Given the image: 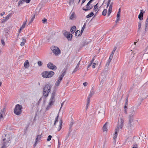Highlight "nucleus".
<instances>
[{"instance_id":"f257e3e1","label":"nucleus","mask_w":148,"mask_h":148,"mask_svg":"<svg viewBox=\"0 0 148 148\" xmlns=\"http://www.w3.org/2000/svg\"><path fill=\"white\" fill-rule=\"evenodd\" d=\"M137 108L133 107L131 108L132 112L131 114L129 116L128 119L129 122L128 124L127 127L129 130H131L132 127H133V125L132 124L134 118L133 115L137 110Z\"/></svg>"},{"instance_id":"f03ea898","label":"nucleus","mask_w":148,"mask_h":148,"mask_svg":"<svg viewBox=\"0 0 148 148\" xmlns=\"http://www.w3.org/2000/svg\"><path fill=\"white\" fill-rule=\"evenodd\" d=\"M124 124V120L122 118H121L120 120H119L117 126L116 127L115 129V132L114 134V139L115 140L117 136V133L119 131V129L122 130Z\"/></svg>"},{"instance_id":"7ed1b4c3","label":"nucleus","mask_w":148,"mask_h":148,"mask_svg":"<svg viewBox=\"0 0 148 148\" xmlns=\"http://www.w3.org/2000/svg\"><path fill=\"white\" fill-rule=\"evenodd\" d=\"M51 88L52 86L50 84L45 85L43 90V95L44 96L46 97L48 96L49 93L51 91Z\"/></svg>"},{"instance_id":"20e7f679","label":"nucleus","mask_w":148,"mask_h":148,"mask_svg":"<svg viewBox=\"0 0 148 148\" xmlns=\"http://www.w3.org/2000/svg\"><path fill=\"white\" fill-rule=\"evenodd\" d=\"M54 74V73L52 71H46L42 73V75L44 78H47L51 77Z\"/></svg>"},{"instance_id":"39448f33","label":"nucleus","mask_w":148,"mask_h":148,"mask_svg":"<svg viewBox=\"0 0 148 148\" xmlns=\"http://www.w3.org/2000/svg\"><path fill=\"white\" fill-rule=\"evenodd\" d=\"M22 106L19 104L16 105L14 110V114L17 115H19L22 112Z\"/></svg>"},{"instance_id":"423d86ee","label":"nucleus","mask_w":148,"mask_h":148,"mask_svg":"<svg viewBox=\"0 0 148 148\" xmlns=\"http://www.w3.org/2000/svg\"><path fill=\"white\" fill-rule=\"evenodd\" d=\"M66 71H64L63 72L61 75L59 76L58 79L56 82L55 85L56 86H58L60 83L61 81L62 80L63 77L66 74Z\"/></svg>"},{"instance_id":"0eeeda50","label":"nucleus","mask_w":148,"mask_h":148,"mask_svg":"<svg viewBox=\"0 0 148 148\" xmlns=\"http://www.w3.org/2000/svg\"><path fill=\"white\" fill-rule=\"evenodd\" d=\"M10 140V139L8 138L7 140L6 138H4L3 139V142L2 143V146L1 148H6L8 145V144L9 143V144L10 143V142H9Z\"/></svg>"},{"instance_id":"6e6552de","label":"nucleus","mask_w":148,"mask_h":148,"mask_svg":"<svg viewBox=\"0 0 148 148\" xmlns=\"http://www.w3.org/2000/svg\"><path fill=\"white\" fill-rule=\"evenodd\" d=\"M51 49L54 54L56 55H57L60 53V51L58 47H51Z\"/></svg>"},{"instance_id":"1a4fd4ad","label":"nucleus","mask_w":148,"mask_h":148,"mask_svg":"<svg viewBox=\"0 0 148 148\" xmlns=\"http://www.w3.org/2000/svg\"><path fill=\"white\" fill-rule=\"evenodd\" d=\"M47 67L53 70H55L57 69V67L53 64L51 62H49L47 65Z\"/></svg>"},{"instance_id":"9d476101","label":"nucleus","mask_w":148,"mask_h":148,"mask_svg":"<svg viewBox=\"0 0 148 148\" xmlns=\"http://www.w3.org/2000/svg\"><path fill=\"white\" fill-rule=\"evenodd\" d=\"M55 101H53L50 100V102L49 103L48 105L46 107V109L47 110L51 108L52 105L53 104Z\"/></svg>"},{"instance_id":"9b49d317","label":"nucleus","mask_w":148,"mask_h":148,"mask_svg":"<svg viewBox=\"0 0 148 148\" xmlns=\"http://www.w3.org/2000/svg\"><path fill=\"white\" fill-rule=\"evenodd\" d=\"M56 91L54 90L53 91L51 95V97L50 99V100H52L53 101H55V97L56 95Z\"/></svg>"},{"instance_id":"f8f14e48","label":"nucleus","mask_w":148,"mask_h":148,"mask_svg":"<svg viewBox=\"0 0 148 148\" xmlns=\"http://www.w3.org/2000/svg\"><path fill=\"white\" fill-rule=\"evenodd\" d=\"M144 12L142 10H140V14H139L138 16V18L140 20H142L143 19V14Z\"/></svg>"},{"instance_id":"ddd939ff","label":"nucleus","mask_w":148,"mask_h":148,"mask_svg":"<svg viewBox=\"0 0 148 148\" xmlns=\"http://www.w3.org/2000/svg\"><path fill=\"white\" fill-rule=\"evenodd\" d=\"M75 18L76 17L75 15V13L74 12H73L69 17V19L70 20H74Z\"/></svg>"},{"instance_id":"4468645a","label":"nucleus","mask_w":148,"mask_h":148,"mask_svg":"<svg viewBox=\"0 0 148 148\" xmlns=\"http://www.w3.org/2000/svg\"><path fill=\"white\" fill-rule=\"evenodd\" d=\"M24 67L26 69H28L29 67V64L28 60H26L24 64Z\"/></svg>"},{"instance_id":"2eb2a0df","label":"nucleus","mask_w":148,"mask_h":148,"mask_svg":"<svg viewBox=\"0 0 148 148\" xmlns=\"http://www.w3.org/2000/svg\"><path fill=\"white\" fill-rule=\"evenodd\" d=\"M73 35L69 33L66 37L67 38L69 41H71Z\"/></svg>"},{"instance_id":"dca6fc26","label":"nucleus","mask_w":148,"mask_h":148,"mask_svg":"<svg viewBox=\"0 0 148 148\" xmlns=\"http://www.w3.org/2000/svg\"><path fill=\"white\" fill-rule=\"evenodd\" d=\"M60 124L58 125V131H59L62 128V120H61L60 121Z\"/></svg>"},{"instance_id":"f3484780","label":"nucleus","mask_w":148,"mask_h":148,"mask_svg":"<svg viewBox=\"0 0 148 148\" xmlns=\"http://www.w3.org/2000/svg\"><path fill=\"white\" fill-rule=\"evenodd\" d=\"M76 27L75 26H73L71 28V29L70 30L72 34H73L75 32V31H76Z\"/></svg>"},{"instance_id":"a211bd4d","label":"nucleus","mask_w":148,"mask_h":148,"mask_svg":"<svg viewBox=\"0 0 148 148\" xmlns=\"http://www.w3.org/2000/svg\"><path fill=\"white\" fill-rule=\"evenodd\" d=\"M93 6L92 5H90L89 7L88 8H82V9L83 10H84V11H87L88 10H90L92 8H93Z\"/></svg>"},{"instance_id":"6ab92c4d","label":"nucleus","mask_w":148,"mask_h":148,"mask_svg":"<svg viewBox=\"0 0 148 148\" xmlns=\"http://www.w3.org/2000/svg\"><path fill=\"white\" fill-rule=\"evenodd\" d=\"M81 35L80 31L79 30H77L75 32V35L76 36H79Z\"/></svg>"},{"instance_id":"aec40b11","label":"nucleus","mask_w":148,"mask_h":148,"mask_svg":"<svg viewBox=\"0 0 148 148\" xmlns=\"http://www.w3.org/2000/svg\"><path fill=\"white\" fill-rule=\"evenodd\" d=\"M107 122L106 123L103 127V132L105 131H107V125L106 124L107 123Z\"/></svg>"},{"instance_id":"412c9836","label":"nucleus","mask_w":148,"mask_h":148,"mask_svg":"<svg viewBox=\"0 0 148 148\" xmlns=\"http://www.w3.org/2000/svg\"><path fill=\"white\" fill-rule=\"evenodd\" d=\"M11 14H9L8 15H7L5 17V19H3L4 21H6L7 20L9 19L10 16Z\"/></svg>"},{"instance_id":"4be33fe9","label":"nucleus","mask_w":148,"mask_h":148,"mask_svg":"<svg viewBox=\"0 0 148 148\" xmlns=\"http://www.w3.org/2000/svg\"><path fill=\"white\" fill-rule=\"evenodd\" d=\"M148 22H145V32L147 31L148 29Z\"/></svg>"},{"instance_id":"5701e85b","label":"nucleus","mask_w":148,"mask_h":148,"mask_svg":"<svg viewBox=\"0 0 148 148\" xmlns=\"http://www.w3.org/2000/svg\"><path fill=\"white\" fill-rule=\"evenodd\" d=\"M35 18V14H34L33 16H32L31 17V18L30 20V21H29V23L28 24L29 25L30 24V23H31L33 21V20H34V18Z\"/></svg>"},{"instance_id":"b1692460","label":"nucleus","mask_w":148,"mask_h":148,"mask_svg":"<svg viewBox=\"0 0 148 148\" xmlns=\"http://www.w3.org/2000/svg\"><path fill=\"white\" fill-rule=\"evenodd\" d=\"M94 15V14L93 12H91L90 14L88 15L86 17L87 18H89L92 16Z\"/></svg>"},{"instance_id":"393cba45","label":"nucleus","mask_w":148,"mask_h":148,"mask_svg":"<svg viewBox=\"0 0 148 148\" xmlns=\"http://www.w3.org/2000/svg\"><path fill=\"white\" fill-rule=\"evenodd\" d=\"M62 33L64 36L65 37L69 33V32H67L66 30H63Z\"/></svg>"},{"instance_id":"a878e982","label":"nucleus","mask_w":148,"mask_h":148,"mask_svg":"<svg viewBox=\"0 0 148 148\" xmlns=\"http://www.w3.org/2000/svg\"><path fill=\"white\" fill-rule=\"evenodd\" d=\"M94 92L93 90L92 89L90 91L89 95L88 97H92L94 94Z\"/></svg>"},{"instance_id":"bb28decb","label":"nucleus","mask_w":148,"mask_h":148,"mask_svg":"<svg viewBox=\"0 0 148 148\" xmlns=\"http://www.w3.org/2000/svg\"><path fill=\"white\" fill-rule=\"evenodd\" d=\"M26 25L25 22H23V24L20 27V30H22L25 27Z\"/></svg>"},{"instance_id":"cd10ccee","label":"nucleus","mask_w":148,"mask_h":148,"mask_svg":"<svg viewBox=\"0 0 148 148\" xmlns=\"http://www.w3.org/2000/svg\"><path fill=\"white\" fill-rule=\"evenodd\" d=\"M41 138V135H38L36 136V138L35 140L38 141Z\"/></svg>"},{"instance_id":"c85d7f7f","label":"nucleus","mask_w":148,"mask_h":148,"mask_svg":"<svg viewBox=\"0 0 148 148\" xmlns=\"http://www.w3.org/2000/svg\"><path fill=\"white\" fill-rule=\"evenodd\" d=\"M58 117H59V114H58V115L55 118V120L54 123V125H56V123L58 121Z\"/></svg>"},{"instance_id":"c756f323","label":"nucleus","mask_w":148,"mask_h":148,"mask_svg":"<svg viewBox=\"0 0 148 148\" xmlns=\"http://www.w3.org/2000/svg\"><path fill=\"white\" fill-rule=\"evenodd\" d=\"M107 12V10L106 9H104L103 10V12H102V14L103 16H106V13Z\"/></svg>"},{"instance_id":"7c9ffc66","label":"nucleus","mask_w":148,"mask_h":148,"mask_svg":"<svg viewBox=\"0 0 148 148\" xmlns=\"http://www.w3.org/2000/svg\"><path fill=\"white\" fill-rule=\"evenodd\" d=\"M98 3H97L94 6V9L95 11H96L98 9V6L97 5Z\"/></svg>"},{"instance_id":"2f4dec72","label":"nucleus","mask_w":148,"mask_h":148,"mask_svg":"<svg viewBox=\"0 0 148 148\" xmlns=\"http://www.w3.org/2000/svg\"><path fill=\"white\" fill-rule=\"evenodd\" d=\"M23 1H22V0H20L18 2V6H20L21 4H23Z\"/></svg>"},{"instance_id":"473e14b6","label":"nucleus","mask_w":148,"mask_h":148,"mask_svg":"<svg viewBox=\"0 0 148 148\" xmlns=\"http://www.w3.org/2000/svg\"><path fill=\"white\" fill-rule=\"evenodd\" d=\"M74 0H70L69 3V5H72L74 3Z\"/></svg>"},{"instance_id":"72a5a7b5","label":"nucleus","mask_w":148,"mask_h":148,"mask_svg":"<svg viewBox=\"0 0 148 148\" xmlns=\"http://www.w3.org/2000/svg\"><path fill=\"white\" fill-rule=\"evenodd\" d=\"M112 9H108V16H109L111 14V13L112 11Z\"/></svg>"},{"instance_id":"f704fd0d","label":"nucleus","mask_w":148,"mask_h":148,"mask_svg":"<svg viewBox=\"0 0 148 148\" xmlns=\"http://www.w3.org/2000/svg\"><path fill=\"white\" fill-rule=\"evenodd\" d=\"M52 138V136L51 135H49L47 138V141H49L51 140V138Z\"/></svg>"},{"instance_id":"c9c22d12","label":"nucleus","mask_w":148,"mask_h":148,"mask_svg":"<svg viewBox=\"0 0 148 148\" xmlns=\"http://www.w3.org/2000/svg\"><path fill=\"white\" fill-rule=\"evenodd\" d=\"M141 26V23L140 22H139L138 23V29L139 30L140 29V28Z\"/></svg>"},{"instance_id":"e433bc0d","label":"nucleus","mask_w":148,"mask_h":148,"mask_svg":"<svg viewBox=\"0 0 148 148\" xmlns=\"http://www.w3.org/2000/svg\"><path fill=\"white\" fill-rule=\"evenodd\" d=\"M38 64L39 66H41L42 64V63L40 61H39L38 62Z\"/></svg>"},{"instance_id":"4c0bfd02","label":"nucleus","mask_w":148,"mask_h":148,"mask_svg":"<svg viewBox=\"0 0 148 148\" xmlns=\"http://www.w3.org/2000/svg\"><path fill=\"white\" fill-rule=\"evenodd\" d=\"M73 124H74V122H73V119H72V121L71 122V123L69 125L70 127H72V126L73 125Z\"/></svg>"},{"instance_id":"58836bf2","label":"nucleus","mask_w":148,"mask_h":148,"mask_svg":"<svg viewBox=\"0 0 148 148\" xmlns=\"http://www.w3.org/2000/svg\"><path fill=\"white\" fill-rule=\"evenodd\" d=\"M1 44H2V45H3V46H4L5 45V43L4 42V40L3 39H1Z\"/></svg>"},{"instance_id":"ea45409f","label":"nucleus","mask_w":148,"mask_h":148,"mask_svg":"<svg viewBox=\"0 0 148 148\" xmlns=\"http://www.w3.org/2000/svg\"><path fill=\"white\" fill-rule=\"evenodd\" d=\"M120 14L121 13L119 12H118L117 14V18H120Z\"/></svg>"},{"instance_id":"a19ab883","label":"nucleus","mask_w":148,"mask_h":148,"mask_svg":"<svg viewBox=\"0 0 148 148\" xmlns=\"http://www.w3.org/2000/svg\"><path fill=\"white\" fill-rule=\"evenodd\" d=\"M47 20L45 18H44L42 20V23H45L47 22Z\"/></svg>"},{"instance_id":"79ce46f5","label":"nucleus","mask_w":148,"mask_h":148,"mask_svg":"<svg viewBox=\"0 0 148 148\" xmlns=\"http://www.w3.org/2000/svg\"><path fill=\"white\" fill-rule=\"evenodd\" d=\"M90 97H88V98H87V104H89V103H90Z\"/></svg>"},{"instance_id":"37998d69","label":"nucleus","mask_w":148,"mask_h":148,"mask_svg":"<svg viewBox=\"0 0 148 148\" xmlns=\"http://www.w3.org/2000/svg\"><path fill=\"white\" fill-rule=\"evenodd\" d=\"M70 134L68 133V134H67V135L66 136V138L65 140V141L67 139V138H68V137H69Z\"/></svg>"},{"instance_id":"c03bdc74","label":"nucleus","mask_w":148,"mask_h":148,"mask_svg":"<svg viewBox=\"0 0 148 148\" xmlns=\"http://www.w3.org/2000/svg\"><path fill=\"white\" fill-rule=\"evenodd\" d=\"M5 112L3 111H2V110H1V111L0 112V114H1L3 115H5Z\"/></svg>"},{"instance_id":"a18cd8bd","label":"nucleus","mask_w":148,"mask_h":148,"mask_svg":"<svg viewBox=\"0 0 148 148\" xmlns=\"http://www.w3.org/2000/svg\"><path fill=\"white\" fill-rule=\"evenodd\" d=\"M78 68H77V67H76L74 70L73 71V73H75L76 71L77 70Z\"/></svg>"},{"instance_id":"49530a36","label":"nucleus","mask_w":148,"mask_h":148,"mask_svg":"<svg viewBox=\"0 0 148 148\" xmlns=\"http://www.w3.org/2000/svg\"><path fill=\"white\" fill-rule=\"evenodd\" d=\"M97 64L96 63H94L93 64V65L92 66V67L93 68H94L95 67V65H96Z\"/></svg>"},{"instance_id":"de8ad7c7","label":"nucleus","mask_w":148,"mask_h":148,"mask_svg":"<svg viewBox=\"0 0 148 148\" xmlns=\"http://www.w3.org/2000/svg\"><path fill=\"white\" fill-rule=\"evenodd\" d=\"M90 5V4L88 3L86 5V8H89V7Z\"/></svg>"},{"instance_id":"09e8293b","label":"nucleus","mask_w":148,"mask_h":148,"mask_svg":"<svg viewBox=\"0 0 148 148\" xmlns=\"http://www.w3.org/2000/svg\"><path fill=\"white\" fill-rule=\"evenodd\" d=\"M86 26V23H84L83 27H82V29L84 30V29L85 28Z\"/></svg>"},{"instance_id":"8fccbe9b","label":"nucleus","mask_w":148,"mask_h":148,"mask_svg":"<svg viewBox=\"0 0 148 148\" xmlns=\"http://www.w3.org/2000/svg\"><path fill=\"white\" fill-rule=\"evenodd\" d=\"M95 60V58H93L92 60H91L90 62V63L91 64H92L93 62H94V60Z\"/></svg>"},{"instance_id":"3c124183","label":"nucleus","mask_w":148,"mask_h":148,"mask_svg":"<svg viewBox=\"0 0 148 148\" xmlns=\"http://www.w3.org/2000/svg\"><path fill=\"white\" fill-rule=\"evenodd\" d=\"M22 42L25 43L26 42V40L23 37L22 38Z\"/></svg>"},{"instance_id":"603ef678","label":"nucleus","mask_w":148,"mask_h":148,"mask_svg":"<svg viewBox=\"0 0 148 148\" xmlns=\"http://www.w3.org/2000/svg\"><path fill=\"white\" fill-rule=\"evenodd\" d=\"M83 85L84 86H86L87 85L88 83L87 82H85L83 83Z\"/></svg>"},{"instance_id":"864d4df0","label":"nucleus","mask_w":148,"mask_h":148,"mask_svg":"<svg viewBox=\"0 0 148 148\" xmlns=\"http://www.w3.org/2000/svg\"><path fill=\"white\" fill-rule=\"evenodd\" d=\"M80 61H81V60H80L79 61V62H78V63L77 64V66H76L77 68H78L79 67V64L80 63Z\"/></svg>"},{"instance_id":"5fc2aeb1","label":"nucleus","mask_w":148,"mask_h":148,"mask_svg":"<svg viewBox=\"0 0 148 148\" xmlns=\"http://www.w3.org/2000/svg\"><path fill=\"white\" fill-rule=\"evenodd\" d=\"M72 131V130L71 129V127H69V133L70 134L71 132Z\"/></svg>"},{"instance_id":"6e6d98bb","label":"nucleus","mask_w":148,"mask_h":148,"mask_svg":"<svg viewBox=\"0 0 148 148\" xmlns=\"http://www.w3.org/2000/svg\"><path fill=\"white\" fill-rule=\"evenodd\" d=\"M112 3L109 7V9H112Z\"/></svg>"},{"instance_id":"4d7b16f0","label":"nucleus","mask_w":148,"mask_h":148,"mask_svg":"<svg viewBox=\"0 0 148 148\" xmlns=\"http://www.w3.org/2000/svg\"><path fill=\"white\" fill-rule=\"evenodd\" d=\"M112 58H110L109 57V59L108 60V62L109 63H110L111 61V60H112Z\"/></svg>"},{"instance_id":"13d9d810","label":"nucleus","mask_w":148,"mask_h":148,"mask_svg":"<svg viewBox=\"0 0 148 148\" xmlns=\"http://www.w3.org/2000/svg\"><path fill=\"white\" fill-rule=\"evenodd\" d=\"M25 44V43L22 42H21L20 45L21 46H23Z\"/></svg>"},{"instance_id":"bf43d9fd","label":"nucleus","mask_w":148,"mask_h":148,"mask_svg":"<svg viewBox=\"0 0 148 148\" xmlns=\"http://www.w3.org/2000/svg\"><path fill=\"white\" fill-rule=\"evenodd\" d=\"M4 116V115H2V114H0V121L1 120V119H3V116Z\"/></svg>"},{"instance_id":"052dcab7","label":"nucleus","mask_w":148,"mask_h":148,"mask_svg":"<svg viewBox=\"0 0 148 148\" xmlns=\"http://www.w3.org/2000/svg\"><path fill=\"white\" fill-rule=\"evenodd\" d=\"M114 54H112V53H111L110 54V58H112Z\"/></svg>"},{"instance_id":"680f3d73","label":"nucleus","mask_w":148,"mask_h":148,"mask_svg":"<svg viewBox=\"0 0 148 148\" xmlns=\"http://www.w3.org/2000/svg\"><path fill=\"white\" fill-rule=\"evenodd\" d=\"M64 101L62 103H61V107L60 108V110L61 108H62V107L63 105H64Z\"/></svg>"},{"instance_id":"e2e57ef3","label":"nucleus","mask_w":148,"mask_h":148,"mask_svg":"<svg viewBox=\"0 0 148 148\" xmlns=\"http://www.w3.org/2000/svg\"><path fill=\"white\" fill-rule=\"evenodd\" d=\"M31 0H25V2L27 3H28L30 2Z\"/></svg>"},{"instance_id":"0e129e2a","label":"nucleus","mask_w":148,"mask_h":148,"mask_svg":"<svg viewBox=\"0 0 148 148\" xmlns=\"http://www.w3.org/2000/svg\"><path fill=\"white\" fill-rule=\"evenodd\" d=\"M110 63H109L108 62H107V63L106 64V66H109Z\"/></svg>"},{"instance_id":"69168bd1","label":"nucleus","mask_w":148,"mask_h":148,"mask_svg":"<svg viewBox=\"0 0 148 148\" xmlns=\"http://www.w3.org/2000/svg\"><path fill=\"white\" fill-rule=\"evenodd\" d=\"M5 14V12H3V13H1L0 14V15L1 16H3V15Z\"/></svg>"},{"instance_id":"338daca9","label":"nucleus","mask_w":148,"mask_h":148,"mask_svg":"<svg viewBox=\"0 0 148 148\" xmlns=\"http://www.w3.org/2000/svg\"><path fill=\"white\" fill-rule=\"evenodd\" d=\"M37 141L35 140V143L34 144V147H35L37 143Z\"/></svg>"},{"instance_id":"774afa93","label":"nucleus","mask_w":148,"mask_h":148,"mask_svg":"<svg viewBox=\"0 0 148 148\" xmlns=\"http://www.w3.org/2000/svg\"><path fill=\"white\" fill-rule=\"evenodd\" d=\"M119 18H116V20L115 21L116 23H117L118 22V21H119Z\"/></svg>"}]
</instances>
